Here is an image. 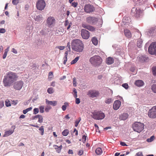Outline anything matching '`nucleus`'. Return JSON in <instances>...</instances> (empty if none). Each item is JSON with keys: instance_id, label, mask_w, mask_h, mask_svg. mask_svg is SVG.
I'll list each match as a JSON object with an SVG mask.
<instances>
[{"instance_id": "obj_1", "label": "nucleus", "mask_w": 156, "mask_h": 156, "mask_svg": "<svg viewBox=\"0 0 156 156\" xmlns=\"http://www.w3.org/2000/svg\"><path fill=\"white\" fill-rule=\"evenodd\" d=\"M71 47L73 50L77 52H81L84 48V44L81 41L76 39L72 41Z\"/></svg>"}, {"instance_id": "obj_2", "label": "nucleus", "mask_w": 156, "mask_h": 156, "mask_svg": "<svg viewBox=\"0 0 156 156\" xmlns=\"http://www.w3.org/2000/svg\"><path fill=\"white\" fill-rule=\"evenodd\" d=\"M90 62L93 66H97L101 64L102 60L101 57L98 55H95L90 58Z\"/></svg>"}, {"instance_id": "obj_3", "label": "nucleus", "mask_w": 156, "mask_h": 156, "mask_svg": "<svg viewBox=\"0 0 156 156\" xmlns=\"http://www.w3.org/2000/svg\"><path fill=\"white\" fill-rule=\"evenodd\" d=\"M144 126V124L139 122H135L132 126L134 131L138 133H140L143 130Z\"/></svg>"}, {"instance_id": "obj_4", "label": "nucleus", "mask_w": 156, "mask_h": 156, "mask_svg": "<svg viewBox=\"0 0 156 156\" xmlns=\"http://www.w3.org/2000/svg\"><path fill=\"white\" fill-rule=\"evenodd\" d=\"M105 116V114L100 112H95L93 113L92 117L97 120H100L103 119Z\"/></svg>"}, {"instance_id": "obj_5", "label": "nucleus", "mask_w": 156, "mask_h": 156, "mask_svg": "<svg viewBox=\"0 0 156 156\" xmlns=\"http://www.w3.org/2000/svg\"><path fill=\"white\" fill-rule=\"evenodd\" d=\"M148 51L151 54L156 55V42H153L150 45L148 48Z\"/></svg>"}, {"instance_id": "obj_6", "label": "nucleus", "mask_w": 156, "mask_h": 156, "mask_svg": "<svg viewBox=\"0 0 156 156\" xmlns=\"http://www.w3.org/2000/svg\"><path fill=\"white\" fill-rule=\"evenodd\" d=\"M131 12L136 17H138L142 14L143 10L139 8L133 7L131 10Z\"/></svg>"}, {"instance_id": "obj_7", "label": "nucleus", "mask_w": 156, "mask_h": 156, "mask_svg": "<svg viewBox=\"0 0 156 156\" xmlns=\"http://www.w3.org/2000/svg\"><path fill=\"white\" fill-rule=\"evenodd\" d=\"M12 82H14L18 78V76L16 74L12 72H9L8 73L6 76Z\"/></svg>"}, {"instance_id": "obj_8", "label": "nucleus", "mask_w": 156, "mask_h": 156, "mask_svg": "<svg viewBox=\"0 0 156 156\" xmlns=\"http://www.w3.org/2000/svg\"><path fill=\"white\" fill-rule=\"evenodd\" d=\"M46 6V3L44 0H38L36 3V7L39 10H43Z\"/></svg>"}, {"instance_id": "obj_9", "label": "nucleus", "mask_w": 156, "mask_h": 156, "mask_svg": "<svg viewBox=\"0 0 156 156\" xmlns=\"http://www.w3.org/2000/svg\"><path fill=\"white\" fill-rule=\"evenodd\" d=\"M149 117L151 119L156 118V105L150 109L148 112Z\"/></svg>"}, {"instance_id": "obj_10", "label": "nucleus", "mask_w": 156, "mask_h": 156, "mask_svg": "<svg viewBox=\"0 0 156 156\" xmlns=\"http://www.w3.org/2000/svg\"><path fill=\"white\" fill-rule=\"evenodd\" d=\"M46 23L48 26L49 27H52L55 23V19L52 16H49L47 20Z\"/></svg>"}, {"instance_id": "obj_11", "label": "nucleus", "mask_w": 156, "mask_h": 156, "mask_svg": "<svg viewBox=\"0 0 156 156\" xmlns=\"http://www.w3.org/2000/svg\"><path fill=\"white\" fill-rule=\"evenodd\" d=\"M23 84V82L20 80L14 83L13 87L15 89L20 90L22 88Z\"/></svg>"}, {"instance_id": "obj_12", "label": "nucleus", "mask_w": 156, "mask_h": 156, "mask_svg": "<svg viewBox=\"0 0 156 156\" xmlns=\"http://www.w3.org/2000/svg\"><path fill=\"white\" fill-rule=\"evenodd\" d=\"M98 21V19L94 17L89 16L86 18L87 22L90 24L96 23Z\"/></svg>"}, {"instance_id": "obj_13", "label": "nucleus", "mask_w": 156, "mask_h": 156, "mask_svg": "<svg viewBox=\"0 0 156 156\" xmlns=\"http://www.w3.org/2000/svg\"><path fill=\"white\" fill-rule=\"evenodd\" d=\"M81 35L82 38L85 39H88L90 36L89 32L86 30L82 29L81 30Z\"/></svg>"}, {"instance_id": "obj_14", "label": "nucleus", "mask_w": 156, "mask_h": 156, "mask_svg": "<svg viewBox=\"0 0 156 156\" xmlns=\"http://www.w3.org/2000/svg\"><path fill=\"white\" fill-rule=\"evenodd\" d=\"M84 10L86 12L90 13L93 12L94 10V9L93 5L90 4H87L85 6Z\"/></svg>"}, {"instance_id": "obj_15", "label": "nucleus", "mask_w": 156, "mask_h": 156, "mask_svg": "<svg viewBox=\"0 0 156 156\" xmlns=\"http://www.w3.org/2000/svg\"><path fill=\"white\" fill-rule=\"evenodd\" d=\"M3 82L4 86L5 87H9L12 83V82L7 78L6 76L4 77V78L3 79Z\"/></svg>"}, {"instance_id": "obj_16", "label": "nucleus", "mask_w": 156, "mask_h": 156, "mask_svg": "<svg viewBox=\"0 0 156 156\" xmlns=\"http://www.w3.org/2000/svg\"><path fill=\"white\" fill-rule=\"evenodd\" d=\"M87 94L89 97L93 98L97 97L99 95V93L95 90H91L88 92Z\"/></svg>"}, {"instance_id": "obj_17", "label": "nucleus", "mask_w": 156, "mask_h": 156, "mask_svg": "<svg viewBox=\"0 0 156 156\" xmlns=\"http://www.w3.org/2000/svg\"><path fill=\"white\" fill-rule=\"evenodd\" d=\"M121 102L119 100H116L115 101L113 104V108L114 110H118L120 107Z\"/></svg>"}, {"instance_id": "obj_18", "label": "nucleus", "mask_w": 156, "mask_h": 156, "mask_svg": "<svg viewBox=\"0 0 156 156\" xmlns=\"http://www.w3.org/2000/svg\"><path fill=\"white\" fill-rule=\"evenodd\" d=\"M34 19L35 21L40 22L43 20V17L41 14L35 15L34 16Z\"/></svg>"}, {"instance_id": "obj_19", "label": "nucleus", "mask_w": 156, "mask_h": 156, "mask_svg": "<svg viewBox=\"0 0 156 156\" xmlns=\"http://www.w3.org/2000/svg\"><path fill=\"white\" fill-rule=\"evenodd\" d=\"M16 126H12L11 128L12 130L11 129L8 131L5 132V136H8L12 134L14 132V130L15 129Z\"/></svg>"}, {"instance_id": "obj_20", "label": "nucleus", "mask_w": 156, "mask_h": 156, "mask_svg": "<svg viewBox=\"0 0 156 156\" xmlns=\"http://www.w3.org/2000/svg\"><path fill=\"white\" fill-rule=\"evenodd\" d=\"M82 27L91 31L94 30V28L93 27L85 23H83L82 24Z\"/></svg>"}, {"instance_id": "obj_21", "label": "nucleus", "mask_w": 156, "mask_h": 156, "mask_svg": "<svg viewBox=\"0 0 156 156\" xmlns=\"http://www.w3.org/2000/svg\"><path fill=\"white\" fill-rule=\"evenodd\" d=\"M114 62V59L110 57L106 58V63L108 65H111L113 64Z\"/></svg>"}, {"instance_id": "obj_22", "label": "nucleus", "mask_w": 156, "mask_h": 156, "mask_svg": "<svg viewBox=\"0 0 156 156\" xmlns=\"http://www.w3.org/2000/svg\"><path fill=\"white\" fill-rule=\"evenodd\" d=\"M144 83L143 81L141 80H137L135 82V84L138 87H140L143 86Z\"/></svg>"}, {"instance_id": "obj_23", "label": "nucleus", "mask_w": 156, "mask_h": 156, "mask_svg": "<svg viewBox=\"0 0 156 156\" xmlns=\"http://www.w3.org/2000/svg\"><path fill=\"white\" fill-rule=\"evenodd\" d=\"M46 103L47 104L49 105L52 106H56L57 103V101H49L46 100Z\"/></svg>"}, {"instance_id": "obj_24", "label": "nucleus", "mask_w": 156, "mask_h": 156, "mask_svg": "<svg viewBox=\"0 0 156 156\" xmlns=\"http://www.w3.org/2000/svg\"><path fill=\"white\" fill-rule=\"evenodd\" d=\"M128 117V115L127 113H124L119 116V119L121 120H125Z\"/></svg>"}, {"instance_id": "obj_25", "label": "nucleus", "mask_w": 156, "mask_h": 156, "mask_svg": "<svg viewBox=\"0 0 156 156\" xmlns=\"http://www.w3.org/2000/svg\"><path fill=\"white\" fill-rule=\"evenodd\" d=\"M124 34L126 37L128 38H130L131 37V34L130 31L127 29L124 30Z\"/></svg>"}, {"instance_id": "obj_26", "label": "nucleus", "mask_w": 156, "mask_h": 156, "mask_svg": "<svg viewBox=\"0 0 156 156\" xmlns=\"http://www.w3.org/2000/svg\"><path fill=\"white\" fill-rule=\"evenodd\" d=\"M147 59V57L145 55H140L139 57L138 60L141 62H144Z\"/></svg>"}, {"instance_id": "obj_27", "label": "nucleus", "mask_w": 156, "mask_h": 156, "mask_svg": "<svg viewBox=\"0 0 156 156\" xmlns=\"http://www.w3.org/2000/svg\"><path fill=\"white\" fill-rule=\"evenodd\" d=\"M92 42L93 44L95 45H96L98 44V41L96 37H92L91 39Z\"/></svg>"}, {"instance_id": "obj_28", "label": "nucleus", "mask_w": 156, "mask_h": 156, "mask_svg": "<svg viewBox=\"0 0 156 156\" xmlns=\"http://www.w3.org/2000/svg\"><path fill=\"white\" fill-rule=\"evenodd\" d=\"M95 152L97 155H101L102 152L101 148L100 147H98L97 148Z\"/></svg>"}, {"instance_id": "obj_29", "label": "nucleus", "mask_w": 156, "mask_h": 156, "mask_svg": "<svg viewBox=\"0 0 156 156\" xmlns=\"http://www.w3.org/2000/svg\"><path fill=\"white\" fill-rule=\"evenodd\" d=\"M142 42L143 41L142 39H139L138 40L137 43V46L139 48L141 47Z\"/></svg>"}, {"instance_id": "obj_30", "label": "nucleus", "mask_w": 156, "mask_h": 156, "mask_svg": "<svg viewBox=\"0 0 156 156\" xmlns=\"http://www.w3.org/2000/svg\"><path fill=\"white\" fill-rule=\"evenodd\" d=\"M64 105L62 106V108L63 111H65L66 110V107L68 106L69 104L67 102H65L64 103Z\"/></svg>"}, {"instance_id": "obj_31", "label": "nucleus", "mask_w": 156, "mask_h": 156, "mask_svg": "<svg viewBox=\"0 0 156 156\" xmlns=\"http://www.w3.org/2000/svg\"><path fill=\"white\" fill-rule=\"evenodd\" d=\"M79 57H76L71 62V64H73L76 63L79 59Z\"/></svg>"}, {"instance_id": "obj_32", "label": "nucleus", "mask_w": 156, "mask_h": 156, "mask_svg": "<svg viewBox=\"0 0 156 156\" xmlns=\"http://www.w3.org/2000/svg\"><path fill=\"white\" fill-rule=\"evenodd\" d=\"M69 133V130L68 129H65L62 132V134L63 136H66Z\"/></svg>"}, {"instance_id": "obj_33", "label": "nucleus", "mask_w": 156, "mask_h": 156, "mask_svg": "<svg viewBox=\"0 0 156 156\" xmlns=\"http://www.w3.org/2000/svg\"><path fill=\"white\" fill-rule=\"evenodd\" d=\"M32 109V108L31 107H29L28 108H27L26 109L24 110H23V113L25 114H26L28 112L31 110Z\"/></svg>"}, {"instance_id": "obj_34", "label": "nucleus", "mask_w": 156, "mask_h": 156, "mask_svg": "<svg viewBox=\"0 0 156 156\" xmlns=\"http://www.w3.org/2000/svg\"><path fill=\"white\" fill-rule=\"evenodd\" d=\"M151 90L155 93H156V84H153L151 86Z\"/></svg>"}, {"instance_id": "obj_35", "label": "nucleus", "mask_w": 156, "mask_h": 156, "mask_svg": "<svg viewBox=\"0 0 156 156\" xmlns=\"http://www.w3.org/2000/svg\"><path fill=\"white\" fill-rule=\"evenodd\" d=\"M129 19V18L127 17H124L123 18V22L125 24H128L129 22L126 21H128Z\"/></svg>"}, {"instance_id": "obj_36", "label": "nucleus", "mask_w": 156, "mask_h": 156, "mask_svg": "<svg viewBox=\"0 0 156 156\" xmlns=\"http://www.w3.org/2000/svg\"><path fill=\"white\" fill-rule=\"evenodd\" d=\"M47 92L49 94H51L54 93V90L52 87H50L48 89Z\"/></svg>"}, {"instance_id": "obj_37", "label": "nucleus", "mask_w": 156, "mask_h": 156, "mask_svg": "<svg viewBox=\"0 0 156 156\" xmlns=\"http://www.w3.org/2000/svg\"><path fill=\"white\" fill-rule=\"evenodd\" d=\"M113 100L111 98L107 99L105 100V103L107 104H110L112 102Z\"/></svg>"}, {"instance_id": "obj_38", "label": "nucleus", "mask_w": 156, "mask_h": 156, "mask_svg": "<svg viewBox=\"0 0 156 156\" xmlns=\"http://www.w3.org/2000/svg\"><path fill=\"white\" fill-rule=\"evenodd\" d=\"M154 136H151L150 138H148L147 140V141L148 142H150L153 141L154 139Z\"/></svg>"}, {"instance_id": "obj_39", "label": "nucleus", "mask_w": 156, "mask_h": 156, "mask_svg": "<svg viewBox=\"0 0 156 156\" xmlns=\"http://www.w3.org/2000/svg\"><path fill=\"white\" fill-rule=\"evenodd\" d=\"M39 109L40 110V112L41 113H43L44 112V106L43 105L39 107Z\"/></svg>"}, {"instance_id": "obj_40", "label": "nucleus", "mask_w": 156, "mask_h": 156, "mask_svg": "<svg viewBox=\"0 0 156 156\" xmlns=\"http://www.w3.org/2000/svg\"><path fill=\"white\" fill-rule=\"evenodd\" d=\"M39 130L41 131V135H42L44 134V128L43 126H41L39 129Z\"/></svg>"}, {"instance_id": "obj_41", "label": "nucleus", "mask_w": 156, "mask_h": 156, "mask_svg": "<svg viewBox=\"0 0 156 156\" xmlns=\"http://www.w3.org/2000/svg\"><path fill=\"white\" fill-rule=\"evenodd\" d=\"M136 2H138L140 5L146 2V0H135Z\"/></svg>"}, {"instance_id": "obj_42", "label": "nucleus", "mask_w": 156, "mask_h": 156, "mask_svg": "<svg viewBox=\"0 0 156 156\" xmlns=\"http://www.w3.org/2000/svg\"><path fill=\"white\" fill-rule=\"evenodd\" d=\"M38 118V122L40 123H42L43 121V116L42 115H40Z\"/></svg>"}, {"instance_id": "obj_43", "label": "nucleus", "mask_w": 156, "mask_h": 156, "mask_svg": "<svg viewBox=\"0 0 156 156\" xmlns=\"http://www.w3.org/2000/svg\"><path fill=\"white\" fill-rule=\"evenodd\" d=\"M39 112V109L38 108H35L33 110V114L34 115H36Z\"/></svg>"}, {"instance_id": "obj_44", "label": "nucleus", "mask_w": 156, "mask_h": 156, "mask_svg": "<svg viewBox=\"0 0 156 156\" xmlns=\"http://www.w3.org/2000/svg\"><path fill=\"white\" fill-rule=\"evenodd\" d=\"M154 28H151L149 30L148 32L150 35H151L154 33Z\"/></svg>"}, {"instance_id": "obj_45", "label": "nucleus", "mask_w": 156, "mask_h": 156, "mask_svg": "<svg viewBox=\"0 0 156 156\" xmlns=\"http://www.w3.org/2000/svg\"><path fill=\"white\" fill-rule=\"evenodd\" d=\"M81 120V118H79V120H76V121L75 122V127L77 126H78L79 122H80Z\"/></svg>"}, {"instance_id": "obj_46", "label": "nucleus", "mask_w": 156, "mask_h": 156, "mask_svg": "<svg viewBox=\"0 0 156 156\" xmlns=\"http://www.w3.org/2000/svg\"><path fill=\"white\" fill-rule=\"evenodd\" d=\"M65 48V46H57L55 47V48H58L60 50H62Z\"/></svg>"}, {"instance_id": "obj_47", "label": "nucleus", "mask_w": 156, "mask_h": 156, "mask_svg": "<svg viewBox=\"0 0 156 156\" xmlns=\"http://www.w3.org/2000/svg\"><path fill=\"white\" fill-rule=\"evenodd\" d=\"M152 70L153 74L154 75H156V66L153 67L152 68Z\"/></svg>"}, {"instance_id": "obj_48", "label": "nucleus", "mask_w": 156, "mask_h": 156, "mask_svg": "<svg viewBox=\"0 0 156 156\" xmlns=\"http://www.w3.org/2000/svg\"><path fill=\"white\" fill-rule=\"evenodd\" d=\"M73 85L74 87H76V78L74 77L73 79Z\"/></svg>"}, {"instance_id": "obj_49", "label": "nucleus", "mask_w": 156, "mask_h": 156, "mask_svg": "<svg viewBox=\"0 0 156 156\" xmlns=\"http://www.w3.org/2000/svg\"><path fill=\"white\" fill-rule=\"evenodd\" d=\"M51 106H47L45 108V110L46 112H48L51 109Z\"/></svg>"}, {"instance_id": "obj_50", "label": "nucleus", "mask_w": 156, "mask_h": 156, "mask_svg": "<svg viewBox=\"0 0 156 156\" xmlns=\"http://www.w3.org/2000/svg\"><path fill=\"white\" fill-rule=\"evenodd\" d=\"M73 92L74 93V96L75 98H76L77 97V91L75 88H74L73 90Z\"/></svg>"}, {"instance_id": "obj_51", "label": "nucleus", "mask_w": 156, "mask_h": 156, "mask_svg": "<svg viewBox=\"0 0 156 156\" xmlns=\"http://www.w3.org/2000/svg\"><path fill=\"white\" fill-rule=\"evenodd\" d=\"M53 76V73L52 72H50L48 74V78L50 79L52 78Z\"/></svg>"}, {"instance_id": "obj_52", "label": "nucleus", "mask_w": 156, "mask_h": 156, "mask_svg": "<svg viewBox=\"0 0 156 156\" xmlns=\"http://www.w3.org/2000/svg\"><path fill=\"white\" fill-rule=\"evenodd\" d=\"M19 0H12V3L13 5H16L19 3Z\"/></svg>"}, {"instance_id": "obj_53", "label": "nucleus", "mask_w": 156, "mask_h": 156, "mask_svg": "<svg viewBox=\"0 0 156 156\" xmlns=\"http://www.w3.org/2000/svg\"><path fill=\"white\" fill-rule=\"evenodd\" d=\"M5 105L7 107H9L11 105L10 102L9 101H5Z\"/></svg>"}, {"instance_id": "obj_54", "label": "nucleus", "mask_w": 156, "mask_h": 156, "mask_svg": "<svg viewBox=\"0 0 156 156\" xmlns=\"http://www.w3.org/2000/svg\"><path fill=\"white\" fill-rule=\"evenodd\" d=\"M122 86L125 88L126 89H127L128 88V85L127 83H123L122 85Z\"/></svg>"}, {"instance_id": "obj_55", "label": "nucleus", "mask_w": 156, "mask_h": 156, "mask_svg": "<svg viewBox=\"0 0 156 156\" xmlns=\"http://www.w3.org/2000/svg\"><path fill=\"white\" fill-rule=\"evenodd\" d=\"M30 28V27L27 26L26 28V32L29 34H30L31 32Z\"/></svg>"}, {"instance_id": "obj_56", "label": "nucleus", "mask_w": 156, "mask_h": 156, "mask_svg": "<svg viewBox=\"0 0 156 156\" xmlns=\"http://www.w3.org/2000/svg\"><path fill=\"white\" fill-rule=\"evenodd\" d=\"M135 156H143L142 153L141 152H139L136 153Z\"/></svg>"}, {"instance_id": "obj_57", "label": "nucleus", "mask_w": 156, "mask_h": 156, "mask_svg": "<svg viewBox=\"0 0 156 156\" xmlns=\"http://www.w3.org/2000/svg\"><path fill=\"white\" fill-rule=\"evenodd\" d=\"M86 137L87 136H85V135H83L82 137V140L83 142L84 143L86 140Z\"/></svg>"}, {"instance_id": "obj_58", "label": "nucleus", "mask_w": 156, "mask_h": 156, "mask_svg": "<svg viewBox=\"0 0 156 156\" xmlns=\"http://www.w3.org/2000/svg\"><path fill=\"white\" fill-rule=\"evenodd\" d=\"M94 126L96 130V131L97 132H100V131L99 129V127H98V126L97 125V124H95Z\"/></svg>"}, {"instance_id": "obj_59", "label": "nucleus", "mask_w": 156, "mask_h": 156, "mask_svg": "<svg viewBox=\"0 0 156 156\" xmlns=\"http://www.w3.org/2000/svg\"><path fill=\"white\" fill-rule=\"evenodd\" d=\"M53 147H54L55 148V149L56 150V152L57 153H58V150H59V148H58V146L57 145H54L53 146Z\"/></svg>"}, {"instance_id": "obj_60", "label": "nucleus", "mask_w": 156, "mask_h": 156, "mask_svg": "<svg viewBox=\"0 0 156 156\" xmlns=\"http://www.w3.org/2000/svg\"><path fill=\"white\" fill-rule=\"evenodd\" d=\"M76 103L77 104H78L80 103V99L79 98H76V100H75Z\"/></svg>"}, {"instance_id": "obj_61", "label": "nucleus", "mask_w": 156, "mask_h": 156, "mask_svg": "<svg viewBox=\"0 0 156 156\" xmlns=\"http://www.w3.org/2000/svg\"><path fill=\"white\" fill-rule=\"evenodd\" d=\"M5 32V30L4 28H1L0 29V33H4Z\"/></svg>"}, {"instance_id": "obj_62", "label": "nucleus", "mask_w": 156, "mask_h": 156, "mask_svg": "<svg viewBox=\"0 0 156 156\" xmlns=\"http://www.w3.org/2000/svg\"><path fill=\"white\" fill-rule=\"evenodd\" d=\"M4 106V102L3 101H0V108H1Z\"/></svg>"}, {"instance_id": "obj_63", "label": "nucleus", "mask_w": 156, "mask_h": 156, "mask_svg": "<svg viewBox=\"0 0 156 156\" xmlns=\"http://www.w3.org/2000/svg\"><path fill=\"white\" fill-rule=\"evenodd\" d=\"M77 5V3L75 2L72 3V5L74 7H76Z\"/></svg>"}, {"instance_id": "obj_64", "label": "nucleus", "mask_w": 156, "mask_h": 156, "mask_svg": "<svg viewBox=\"0 0 156 156\" xmlns=\"http://www.w3.org/2000/svg\"><path fill=\"white\" fill-rule=\"evenodd\" d=\"M83 151L82 150H80L78 153V154L79 155H81L83 154Z\"/></svg>"}]
</instances>
